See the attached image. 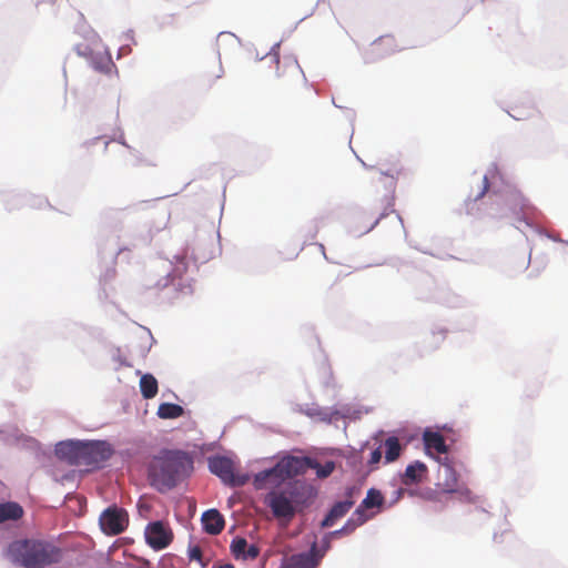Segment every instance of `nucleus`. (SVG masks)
Returning <instances> with one entry per match:
<instances>
[{"label": "nucleus", "mask_w": 568, "mask_h": 568, "mask_svg": "<svg viewBox=\"0 0 568 568\" xmlns=\"http://www.w3.org/2000/svg\"><path fill=\"white\" fill-rule=\"evenodd\" d=\"M193 469V460L181 450H162L149 466V478L159 491L174 488Z\"/></svg>", "instance_id": "nucleus-1"}, {"label": "nucleus", "mask_w": 568, "mask_h": 568, "mask_svg": "<svg viewBox=\"0 0 568 568\" xmlns=\"http://www.w3.org/2000/svg\"><path fill=\"white\" fill-rule=\"evenodd\" d=\"M8 556L24 568H44L61 561L62 549L45 540L21 539L9 545Z\"/></svg>", "instance_id": "nucleus-2"}, {"label": "nucleus", "mask_w": 568, "mask_h": 568, "mask_svg": "<svg viewBox=\"0 0 568 568\" xmlns=\"http://www.w3.org/2000/svg\"><path fill=\"white\" fill-rule=\"evenodd\" d=\"M306 468L315 469L318 478H326L334 471L335 464L328 460L324 465H321L317 460L310 457H286L280 460L273 468L255 475L254 485L257 489H262L272 478H291L304 473Z\"/></svg>", "instance_id": "nucleus-3"}, {"label": "nucleus", "mask_w": 568, "mask_h": 568, "mask_svg": "<svg viewBox=\"0 0 568 568\" xmlns=\"http://www.w3.org/2000/svg\"><path fill=\"white\" fill-rule=\"evenodd\" d=\"M375 197L373 203V210L375 212L374 226L381 219L387 216L389 213H394L395 203V176L394 174H383L375 190Z\"/></svg>", "instance_id": "nucleus-4"}, {"label": "nucleus", "mask_w": 568, "mask_h": 568, "mask_svg": "<svg viewBox=\"0 0 568 568\" xmlns=\"http://www.w3.org/2000/svg\"><path fill=\"white\" fill-rule=\"evenodd\" d=\"M209 468L225 485L232 487L243 486L247 483L248 476L235 473V466L232 459L224 456H214L209 458Z\"/></svg>", "instance_id": "nucleus-5"}, {"label": "nucleus", "mask_w": 568, "mask_h": 568, "mask_svg": "<svg viewBox=\"0 0 568 568\" xmlns=\"http://www.w3.org/2000/svg\"><path fill=\"white\" fill-rule=\"evenodd\" d=\"M113 454V449L106 442H82L80 450L81 466L97 468L106 462Z\"/></svg>", "instance_id": "nucleus-6"}, {"label": "nucleus", "mask_w": 568, "mask_h": 568, "mask_svg": "<svg viewBox=\"0 0 568 568\" xmlns=\"http://www.w3.org/2000/svg\"><path fill=\"white\" fill-rule=\"evenodd\" d=\"M102 531L110 536L123 532L129 525L128 511L118 506L108 507L99 519Z\"/></svg>", "instance_id": "nucleus-7"}, {"label": "nucleus", "mask_w": 568, "mask_h": 568, "mask_svg": "<svg viewBox=\"0 0 568 568\" xmlns=\"http://www.w3.org/2000/svg\"><path fill=\"white\" fill-rule=\"evenodd\" d=\"M144 536L146 544L154 550L166 548L173 540L172 529L161 520L148 524Z\"/></svg>", "instance_id": "nucleus-8"}, {"label": "nucleus", "mask_w": 568, "mask_h": 568, "mask_svg": "<svg viewBox=\"0 0 568 568\" xmlns=\"http://www.w3.org/2000/svg\"><path fill=\"white\" fill-rule=\"evenodd\" d=\"M266 504L276 518L290 520L297 513L284 488L277 491H271L266 497Z\"/></svg>", "instance_id": "nucleus-9"}, {"label": "nucleus", "mask_w": 568, "mask_h": 568, "mask_svg": "<svg viewBox=\"0 0 568 568\" xmlns=\"http://www.w3.org/2000/svg\"><path fill=\"white\" fill-rule=\"evenodd\" d=\"M296 511L308 506L314 498V489L304 483L294 481L284 487Z\"/></svg>", "instance_id": "nucleus-10"}, {"label": "nucleus", "mask_w": 568, "mask_h": 568, "mask_svg": "<svg viewBox=\"0 0 568 568\" xmlns=\"http://www.w3.org/2000/svg\"><path fill=\"white\" fill-rule=\"evenodd\" d=\"M268 57L276 62L278 77L287 75L292 79H298L303 74L297 59L293 54H284L281 57L278 52H271Z\"/></svg>", "instance_id": "nucleus-11"}, {"label": "nucleus", "mask_w": 568, "mask_h": 568, "mask_svg": "<svg viewBox=\"0 0 568 568\" xmlns=\"http://www.w3.org/2000/svg\"><path fill=\"white\" fill-rule=\"evenodd\" d=\"M324 551L318 550L314 542L308 552L296 554L290 557L286 568H317Z\"/></svg>", "instance_id": "nucleus-12"}, {"label": "nucleus", "mask_w": 568, "mask_h": 568, "mask_svg": "<svg viewBox=\"0 0 568 568\" xmlns=\"http://www.w3.org/2000/svg\"><path fill=\"white\" fill-rule=\"evenodd\" d=\"M231 552L235 559L254 560L260 555V548L256 545H247L243 537H235L231 542Z\"/></svg>", "instance_id": "nucleus-13"}, {"label": "nucleus", "mask_w": 568, "mask_h": 568, "mask_svg": "<svg viewBox=\"0 0 568 568\" xmlns=\"http://www.w3.org/2000/svg\"><path fill=\"white\" fill-rule=\"evenodd\" d=\"M81 447L82 442H62L57 445L55 453L60 458L65 459L70 465L81 466Z\"/></svg>", "instance_id": "nucleus-14"}, {"label": "nucleus", "mask_w": 568, "mask_h": 568, "mask_svg": "<svg viewBox=\"0 0 568 568\" xmlns=\"http://www.w3.org/2000/svg\"><path fill=\"white\" fill-rule=\"evenodd\" d=\"M203 530L210 535H219L225 526L224 517L216 509H209L201 518Z\"/></svg>", "instance_id": "nucleus-15"}, {"label": "nucleus", "mask_w": 568, "mask_h": 568, "mask_svg": "<svg viewBox=\"0 0 568 568\" xmlns=\"http://www.w3.org/2000/svg\"><path fill=\"white\" fill-rule=\"evenodd\" d=\"M427 473V466L424 463L416 460L406 467L405 473L402 475V484L405 486L418 484L426 478Z\"/></svg>", "instance_id": "nucleus-16"}, {"label": "nucleus", "mask_w": 568, "mask_h": 568, "mask_svg": "<svg viewBox=\"0 0 568 568\" xmlns=\"http://www.w3.org/2000/svg\"><path fill=\"white\" fill-rule=\"evenodd\" d=\"M223 67L219 59L209 62L201 74L202 85L206 89H211L214 82L223 77Z\"/></svg>", "instance_id": "nucleus-17"}, {"label": "nucleus", "mask_w": 568, "mask_h": 568, "mask_svg": "<svg viewBox=\"0 0 568 568\" xmlns=\"http://www.w3.org/2000/svg\"><path fill=\"white\" fill-rule=\"evenodd\" d=\"M444 473H445V480L440 484V486L443 487V490L445 493H459V489H458V475L457 473L455 471V469L449 466V465H444ZM460 494L462 495H465V497L468 499V500H473L470 498V490L468 489H464V490H460Z\"/></svg>", "instance_id": "nucleus-18"}, {"label": "nucleus", "mask_w": 568, "mask_h": 568, "mask_svg": "<svg viewBox=\"0 0 568 568\" xmlns=\"http://www.w3.org/2000/svg\"><path fill=\"white\" fill-rule=\"evenodd\" d=\"M353 505L354 503L352 500L337 501L325 516L321 526L323 528L332 527L336 520L344 517L349 511Z\"/></svg>", "instance_id": "nucleus-19"}, {"label": "nucleus", "mask_w": 568, "mask_h": 568, "mask_svg": "<svg viewBox=\"0 0 568 568\" xmlns=\"http://www.w3.org/2000/svg\"><path fill=\"white\" fill-rule=\"evenodd\" d=\"M140 390L145 399L154 398L159 392V384L152 374H142L140 378Z\"/></svg>", "instance_id": "nucleus-20"}, {"label": "nucleus", "mask_w": 568, "mask_h": 568, "mask_svg": "<svg viewBox=\"0 0 568 568\" xmlns=\"http://www.w3.org/2000/svg\"><path fill=\"white\" fill-rule=\"evenodd\" d=\"M384 503V497L382 493L375 488H371L366 497L363 499L361 506L356 509L355 516H363V509H369L373 507H379Z\"/></svg>", "instance_id": "nucleus-21"}, {"label": "nucleus", "mask_w": 568, "mask_h": 568, "mask_svg": "<svg viewBox=\"0 0 568 568\" xmlns=\"http://www.w3.org/2000/svg\"><path fill=\"white\" fill-rule=\"evenodd\" d=\"M424 443L428 449H434L438 454L447 453V445L443 435L436 432H425Z\"/></svg>", "instance_id": "nucleus-22"}, {"label": "nucleus", "mask_w": 568, "mask_h": 568, "mask_svg": "<svg viewBox=\"0 0 568 568\" xmlns=\"http://www.w3.org/2000/svg\"><path fill=\"white\" fill-rule=\"evenodd\" d=\"M23 515L22 507L17 503L0 504V523L20 519Z\"/></svg>", "instance_id": "nucleus-23"}, {"label": "nucleus", "mask_w": 568, "mask_h": 568, "mask_svg": "<svg viewBox=\"0 0 568 568\" xmlns=\"http://www.w3.org/2000/svg\"><path fill=\"white\" fill-rule=\"evenodd\" d=\"M184 414L182 406L173 403H162L158 408V416L162 419L179 418Z\"/></svg>", "instance_id": "nucleus-24"}, {"label": "nucleus", "mask_w": 568, "mask_h": 568, "mask_svg": "<svg viewBox=\"0 0 568 568\" xmlns=\"http://www.w3.org/2000/svg\"><path fill=\"white\" fill-rule=\"evenodd\" d=\"M384 447L386 463H393L400 456L402 445L397 437L392 436L386 438Z\"/></svg>", "instance_id": "nucleus-25"}, {"label": "nucleus", "mask_w": 568, "mask_h": 568, "mask_svg": "<svg viewBox=\"0 0 568 568\" xmlns=\"http://www.w3.org/2000/svg\"><path fill=\"white\" fill-rule=\"evenodd\" d=\"M489 190V182H488V176L485 175L481 180V184L479 186V190L478 192L473 195V196H469L465 204H466V210H467V213L468 214H474V211H475V206L477 204L478 201H480L485 195L486 193L488 192Z\"/></svg>", "instance_id": "nucleus-26"}, {"label": "nucleus", "mask_w": 568, "mask_h": 568, "mask_svg": "<svg viewBox=\"0 0 568 568\" xmlns=\"http://www.w3.org/2000/svg\"><path fill=\"white\" fill-rule=\"evenodd\" d=\"M357 523H355V520L353 518L348 519L347 523L338 530H335L333 532H331L329 535L331 536H337V535H347V534H351L355 528L356 526L358 525H362L364 521H365V518H363V516H357Z\"/></svg>", "instance_id": "nucleus-27"}, {"label": "nucleus", "mask_w": 568, "mask_h": 568, "mask_svg": "<svg viewBox=\"0 0 568 568\" xmlns=\"http://www.w3.org/2000/svg\"><path fill=\"white\" fill-rule=\"evenodd\" d=\"M161 568H182V559L173 554L164 555L160 560Z\"/></svg>", "instance_id": "nucleus-28"}, {"label": "nucleus", "mask_w": 568, "mask_h": 568, "mask_svg": "<svg viewBox=\"0 0 568 568\" xmlns=\"http://www.w3.org/2000/svg\"><path fill=\"white\" fill-rule=\"evenodd\" d=\"M187 554H189V559L190 560L197 561L203 568L206 567L207 561H205L203 559V552H202V549H201L200 546H197V545L190 546L189 550H187Z\"/></svg>", "instance_id": "nucleus-29"}, {"label": "nucleus", "mask_w": 568, "mask_h": 568, "mask_svg": "<svg viewBox=\"0 0 568 568\" xmlns=\"http://www.w3.org/2000/svg\"><path fill=\"white\" fill-rule=\"evenodd\" d=\"M95 69L104 73H111L113 70H115V65L110 58H105L101 63H95Z\"/></svg>", "instance_id": "nucleus-30"}, {"label": "nucleus", "mask_w": 568, "mask_h": 568, "mask_svg": "<svg viewBox=\"0 0 568 568\" xmlns=\"http://www.w3.org/2000/svg\"><path fill=\"white\" fill-rule=\"evenodd\" d=\"M394 44V38L390 36L381 37L373 43V48L378 50L382 45L390 47Z\"/></svg>", "instance_id": "nucleus-31"}, {"label": "nucleus", "mask_w": 568, "mask_h": 568, "mask_svg": "<svg viewBox=\"0 0 568 568\" xmlns=\"http://www.w3.org/2000/svg\"><path fill=\"white\" fill-rule=\"evenodd\" d=\"M381 459H382V450H381V448H376L375 450H373L371 453V457L368 459V464L371 466H375V465H377L381 462Z\"/></svg>", "instance_id": "nucleus-32"}, {"label": "nucleus", "mask_w": 568, "mask_h": 568, "mask_svg": "<svg viewBox=\"0 0 568 568\" xmlns=\"http://www.w3.org/2000/svg\"><path fill=\"white\" fill-rule=\"evenodd\" d=\"M434 496H435V493H434V491H432V490H429V491H427V493H426V495H425L424 497H425L426 499H432V500H433V499H434Z\"/></svg>", "instance_id": "nucleus-33"}, {"label": "nucleus", "mask_w": 568, "mask_h": 568, "mask_svg": "<svg viewBox=\"0 0 568 568\" xmlns=\"http://www.w3.org/2000/svg\"><path fill=\"white\" fill-rule=\"evenodd\" d=\"M217 568H235V567L231 564H225V565L219 566Z\"/></svg>", "instance_id": "nucleus-34"}, {"label": "nucleus", "mask_w": 568, "mask_h": 568, "mask_svg": "<svg viewBox=\"0 0 568 568\" xmlns=\"http://www.w3.org/2000/svg\"><path fill=\"white\" fill-rule=\"evenodd\" d=\"M403 493H404V489H403V488L398 489V490H397L398 497H399V496H402V494H403Z\"/></svg>", "instance_id": "nucleus-35"}, {"label": "nucleus", "mask_w": 568, "mask_h": 568, "mask_svg": "<svg viewBox=\"0 0 568 568\" xmlns=\"http://www.w3.org/2000/svg\"><path fill=\"white\" fill-rule=\"evenodd\" d=\"M327 548H329V544H328V541H326V546H325L324 551H325Z\"/></svg>", "instance_id": "nucleus-36"}]
</instances>
